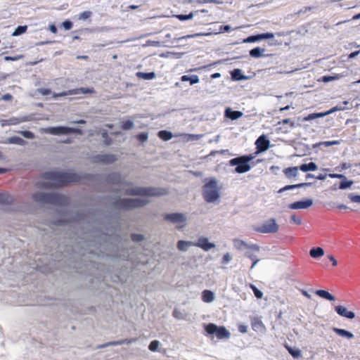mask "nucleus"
Wrapping results in <instances>:
<instances>
[{
  "label": "nucleus",
  "mask_w": 360,
  "mask_h": 360,
  "mask_svg": "<svg viewBox=\"0 0 360 360\" xmlns=\"http://www.w3.org/2000/svg\"><path fill=\"white\" fill-rule=\"evenodd\" d=\"M352 184H353L352 181H341L340 184L339 188L344 190L347 188H349Z\"/></svg>",
  "instance_id": "44"
},
{
  "label": "nucleus",
  "mask_w": 360,
  "mask_h": 360,
  "mask_svg": "<svg viewBox=\"0 0 360 360\" xmlns=\"http://www.w3.org/2000/svg\"><path fill=\"white\" fill-rule=\"evenodd\" d=\"M265 52L264 49H261L260 47H256L252 49L250 51V55L253 58H259L263 56Z\"/></svg>",
  "instance_id": "28"
},
{
  "label": "nucleus",
  "mask_w": 360,
  "mask_h": 360,
  "mask_svg": "<svg viewBox=\"0 0 360 360\" xmlns=\"http://www.w3.org/2000/svg\"><path fill=\"white\" fill-rule=\"evenodd\" d=\"M32 198L36 202L59 206H64L69 203V199L67 197L55 193H37L33 195Z\"/></svg>",
  "instance_id": "4"
},
{
  "label": "nucleus",
  "mask_w": 360,
  "mask_h": 360,
  "mask_svg": "<svg viewBox=\"0 0 360 360\" xmlns=\"http://www.w3.org/2000/svg\"><path fill=\"white\" fill-rule=\"evenodd\" d=\"M340 141H324L321 144L325 146H330L333 145H338L340 144Z\"/></svg>",
  "instance_id": "59"
},
{
  "label": "nucleus",
  "mask_w": 360,
  "mask_h": 360,
  "mask_svg": "<svg viewBox=\"0 0 360 360\" xmlns=\"http://www.w3.org/2000/svg\"><path fill=\"white\" fill-rule=\"evenodd\" d=\"M310 185H311V183H302V184H296V185L285 186V187L281 188L278 192L281 193V192H283L284 191L291 190V189H293L295 188H301V187H303V186H310Z\"/></svg>",
  "instance_id": "31"
},
{
  "label": "nucleus",
  "mask_w": 360,
  "mask_h": 360,
  "mask_svg": "<svg viewBox=\"0 0 360 360\" xmlns=\"http://www.w3.org/2000/svg\"><path fill=\"white\" fill-rule=\"evenodd\" d=\"M259 40H261L260 39V36H259V34H257V35H254V36L248 37L247 39H245L244 40V42H245V43H252V42H255V41H259Z\"/></svg>",
  "instance_id": "42"
},
{
  "label": "nucleus",
  "mask_w": 360,
  "mask_h": 360,
  "mask_svg": "<svg viewBox=\"0 0 360 360\" xmlns=\"http://www.w3.org/2000/svg\"><path fill=\"white\" fill-rule=\"evenodd\" d=\"M349 198L351 200V201H352L354 202L360 203V195L350 193L349 195Z\"/></svg>",
  "instance_id": "51"
},
{
  "label": "nucleus",
  "mask_w": 360,
  "mask_h": 360,
  "mask_svg": "<svg viewBox=\"0 0 360 360\" xmlns=\"http://www.w3.org/2000/svg\"><path fill=\"white\" fill-rule=\"evenodd\" d=\"M231 77L234 80H243L247 77L242 74V70L240 69H235L231 72Z\"/></svg>",
  "instance_id": "27"
},
{
  "label": "nucleus",
  "mask_w": 360,
  "mask_h": 360,
  "mask_svg": "<svg viewBox=\"0 0 360 360\" xmlns=\"http://www.w3.org/2000/svg\"><path fill=\"white\" fill-rule=\"evenodd\" d=\"M7 124L8 125H15L21 122V120L17 117H13L8 120H6Z\"/></svg>",
  "instance_id": "48"
},
{
  "label": "nucleus",
  "mask_w": 360,
  "mask_h": 360,
  "mask_svg": "<svg viewBox=\"0 0 360 360\" xmlns=\"http://www.w3.org/2000/svg\"><path fill=\"white\" fill-rule=\"evenodd\" d=\"M149 349L153 352L158 350V340H155L150 342L149 345Z\"/></svg>",
  "instance_id": "57"
},
{
  "label": "nucleus",
  "mask_w": 360,
  "mask_h": 360,
  "mask_svg": "<svg viewBox=\"0 0 360 360\" xmlns=\"http://www.w3.org/2000/svg\"><path fill=\"white\" fill-rule=\"evenodd\" d=\"M27 29V27L26 25L25 26H18L14 31L13 35V36H18L20 34H22L26 32Z\"/></svg>",
  "instance_id": "39"
},
{
  "label": "nucleus",
  "mask_w": 360,
  "mask_h": 360,
  "mask_svg": "<svg viewBox=\"0 0 360 360\" xmlns=\"http://www.w3.org/2000/svg\"><path fill=\"white\" fill-rule=\"evenodd\" d=\"M193 16H194L193 12L190 13L188 15L181 14V15H176V17L181 21L191 20L193 18Z\"/></svg>",
  "instance_id": "40"
},
{
  "label": "nucleus",
  "mask_w": 360,
  "mask_h": 360,
  "mask_svg": "<svg viewBox=\"0 0 360 360\" xmlns=\"http://www.w3.org/2000/svg\"><path fill=\"white\" fill-rule=\"evenodd\" d=\"M109 181L112 182L113 184H122L121 182V176L119 174L113 173L109 175L108 176Z\"/></svg>",
  "instance_id": "34"
},
{
  "label": "nucleus",
  "mask_w": 360,
  "mask_h": 360,
  "mask_svg": "<svg viewBox=\"0 0 360 360\" xmlns=\"http://www.w3.org/2000/svg\"><path fill=\"white\" fill-rule=\"evenodd\" d=\"M253 229L262 233H274L279 229V226L275 219L264 221L261 225L254 226Z\"/></svg>",
  "instance_id": "7"
},
{
  "label": "nucleus",
  "mask_w": 360,
  "mask_h": 360,
  "mask_svg": "<svg viewBox=\"0 0 360 360\" xmlns=\"http://www.w3.org/2000/svg\"><path fill=\"white\" fill-rule=\"evenodd\" d=\"M260 39H273L274 37V34L273 33H263L260 34Z\"/></svg>",
  "instance_id": "56"
},
{
  "label": "nucleus",
  "mask_w": 360,
  "mask_h": 360,
  "mask_svg": "<svg viewBox=\"0 0 360 360\" xmlns=\"http://www.w3.org/2000/svg\"><path fill=\"white\" fill-rule=\"evenodd\" d=\"M224 115L226 117H228L232 120H236L241 117L243 115V113L240 111H235L230 108H227L225 110Z\"/></svg>",
  "instance_id": "18"
},
{
  "label": "nucleus",
  "mask_w": 360,
  "mask_h": 360,
  "mask_svg": "<svg viewBox=\"0 0 360 360\" xmlns=\"http://www.w3.org/2000/svg\"><path fill=\"white\" fill-rule=\"evenodd\" d=\"M205 329L208 334H216L219 339L229 338L231 335L225 327H219L214 323H209L205 326Z\"/></svg>",
  "instance_id": "8"
},
{
  "label": "nucleus",
  "mask_w": 360,
  "mask_h": 360,
  "mask_svg": "<svg viewBox=\"0 0 360 360\" xmlns=\"http://www.w3.org/2000/svg\"><path fill=\"white\" fill-rule=\"evenodd\" d=\"M345 109H347V108L345 107H342L340 105H337V106L332 108L330 110L323 112H316V113L309 114L308 116L304 117L302 119V121L306 122V121H310V120H314L316 118H319V117H323L330 115L336 111L345 110Z\"/></svg>",
  "instance_id": "10"
},
{
  "label": "nucleus",
  "mask_w": 360,
  "mask_h": 360,
  "mask_svg": "<svg viewBox=\"0 0 360 360\" xmlns=\"http://www.w3.org/2000/svg\"><path fill=\"white\" fill-rule=\"evenodd\" d=\"M39 92L44 96H47L51 93V91L49 89H41Z\"/></svg>",
  "instance_id": "63"
},
{
  "label": "nucleus",
  "mask_w": 360,
  "mask_h": 360,
  "mask_svg": "<svg viewBox=\"0 0 360 360\" xmlns=\"http://www.w3.org/2000/svg\"><path fill=\"white\" fill-rule=\"evenodd\" d=\"M196 2L199 4H208V3H213V4H222V2L219 0H197Z\"/></svg>",
  "instance_id": "49"
},
{
  "label": "nucleus",
  "mask_w": 360,
  "mask_h": 360,
  "mask_svg": "<svg viewBox=\"0 0 360 360\" xmlns=\"http://www.w3.org/2000/svg\"><path fill=\"white\" fill-rule=\"evenodd\" d=\"M313 205L311 199H307L303 201H297L288 205V207L292 210H301L307 209Z\"/></svg>",
  "instance_id": "15"
},
{
  "label": "nucleus",
  "mask_w": 360,
  "mask_h": 360,
  "mask_svg": "<svg viewBox=\"0 0 360 360\" xmlns=\"http://www.w3.org/2000/svg\"><path fill=\"white\" fill-rule=\"evenodd\" d=\"M253 159L251 155L241 156L233 158L229 161L231 166H236L235 172L237 173H245L250 170L251 167L248 162Z\"/></svg>",
  "instance_id": "5"
},
{
  "label": "nucleus",
  "mask_w": 360,
  "mask_h": 360,
  "mask_svg": "<svg viewBox=\"0 0 360 360\" xmlns=\"http://www.w3.org/2000/svg\"><path fill=\"white\" fill-rule=\"evenodd\" d=\"M121 190L129 195H140L139 198L120 199L115 202V207L119 209L129 210L135 207H140L148 202V197L156 195V189L152 188L136 187L125 188L122 186Z\"/></svg>",
  "instance_id": "1"
},
{
  "label": "nucleus",
  "mask_w": 360,
  "mask_h": 360,
  "mask_svg": "<svg viewBox=\"0 0 360 360\" xmlns=\"http://www.w3.org/2000/svg\"><path fill=\"white\" fill-rule=\"evenodd\" d=\"M230 30L231 27L229 25L220 26L218 33H221L223 32H229ZM215 34H217V32H216Z\"/></svg>",
  "instance_id": "61"
},
{
  "label": "nucleus",
  "mask_w": 360,
  "mask_h": 360,
  "mask_svg": "<svg viewBox=\"0 0 360 360\" xmlns=\"http://www.w3.org/2000/svg\"><path fill=\"white\" fill-rule=\"evenodd\" d=\"M333 330L335 333H336L340 337L345 338L348 340L352 339L354 338L353 333H352L351 332L347 331L345 329L333 328Z\"/></svg>",
  "instance_id": "21"
},
{
  "label": "nucleus",
  "mask_w": 360,
  "mask_h": 360,
  "mask_svg": "<svg viewBox=\"0 0 360 360\" xmlns=\"http://www.w3.org/2000/svg\"><path fill=\"white\" fill-rule=\"evenodd\" d=\"M212 34L211 32L197 33V34H189V35L184 36V37H182V39L194 38V37H199V36H210V35H212Z\"/></svg>",
  "instance_id": "45"
},
{
  "label": "nucleus",
  "mask_w": 360,
  "mask_h": 360,
  "mask_svg": "<svg viewBox=\"0 0 360 360\" xmlns=\"http://www.w3.org/2000/svg\"><path fill=\"white\" fill-rule=\"evenodd\" d=\"M335 310L338 315L342 317H345L349 319H353L355 318V314L353 311H349L346 307L343 306H336Z\"/></svg>",
  "instance_id": "16"
},
{
  "label": "nucleus",
  "mask_w": 360,
  "mask_h": 360,
  "mask_svg": "<svg viewBox=\"0 0 360 360\" xmlns=\"http://www.w3.org/2000/svg\"><path fill=\"white\" fill-rule=\"evenodd\" d=\"M291 221L297 224H302V219L295 215H292L291 217Z\"/></svg>",
  "instance_id": "62"
},
{
  "label": "nucleus",
  "mask_w": 360,
  "mask_h": 360,
  "mask_svg": "<svg viewBox=\"0 0 360 360\" xmlns=\"http://www.w3.org/2000/svg\"><path fill=\"white\" fill-rule=\"evenodd\" d=\"M181 79L182 82L189 81L191 84H195L199 82V77L197 75H183Z\"/></svg>",
  "instance_id": "29"
},
{
  "label": "nucleus",
  "mask_w": 360,
  "mask_h": 360,
  "mask_svg": "<svg viewBox=\"0 0 360 360\" xmlns=\"http://www.w3.org/2000/svg\"><path fill=\"white\" fill-rule=\"evenodd\" d=\"M91 14L92 13L91 11H84L79 14V19L82 20H86L91 15Z\"/></svg>",
  "instance_id": "46"
},
{
  "label": "nucleus",
  "mask_w": 360,
  "mask_h": 360,
  "mask_svg": "<svg viewBox=\"0 0 360 360\" xmlns=\"http://www.w3.org/2000/svg\"><path fill=\"white\" fill-rule=\"evenodd\" d=\"M164 219L176 225V229H181L187 224L188 217L183 213H170L163 215Z\"/></svg>",
  "instance_id": "6"
},
{
  "label": "nucleus",
  "mask_w": 360,
  "mask_h": 360,
  "mask_svg": "<svg viewBox=\"0 0 360 360\" xmlns=\"http://www.w3.org/2000/svg\"><path fill=\"white\" fill-rule=\"evenodd\" d=\"M42 178L45 181L38 183V187L41 188L62 187L80 181V177L76 174L60 172H45L43 174Z\"/></svg>",
  "instance_id": "2"
},
{
  "label": "nucleus",
  "mask_w": 360,
  "mask_h": 360,
  "mask_svg": "<svg viewBox=\"0 0 360 360\" xmlns=\"http://www.w3.org/2000/svg\"><path fill=\"white\" fill-rule=\"evenodd\" d=\"M232 259V257L229 253H226L222 259V262L224 264H228Z\"/></svg>",
  "instance_id": "58"
},
{
  "label": "nucleus",
  "mask_w": 360,
  "mask_h": 360,
  "mask_svg": "<svg viewBox=\"0 0 360 360\" xmlns=\"http://www.w3.org/2000/svg\"><path fill=\"white\" fill-rule=\"evenodd\" d=\"M300 169L304 172L309 171H315L317 169V165L314 162H309L308 164H303L299 167Z\"/></svg>",
  "instance_id": "25"
},
{
  "label": "nucleus",
  "mask_w": 360,
  "mask_h": 360,
  "mask_svg": "<svg viewBox=\"0 0 360 360\" xmlns=\"http://www.w3.org/2000/svg\"><path fill=\"white\" fill-rule=\"evenodd\" d=\"M136 75L139 78H141L143 79H151L155 77V74L154 72H139L136 73Z\"/></svg>",
  "instance_id": "35"
},
{
  "label": "nucleus",
  "mask_w": 360,
  "mask_h": 360,
  "mask_svg": "<svg viewBox=\"0 0 360 360\" xmlns=\"http://www.w3.org/2000/svg\"><path fill=\"white\" fill-rule=\"evenodd\" d=\"M131 240L134 242H140L143 240V236L141 234H132Z\"/></svg>",
  "instance_id": "53"
},
{
  "label": "nucleus",
  "mask_w": 360,
  "mask_h": 360,
  "mask_svg": "<svg viewBox=\"0 0 360 360\" xmlns=\"http://www.w3.org/2000/svg\"><path fill=\"white\" fill-rule=\"evenodd\" d=\"M289 352L294 358H299L300 356V352L296 349H290Z\"/></svg>",
  "instance_id": "55"
},
{
  "label": "nucleus",
  "mask_w": 360,
  "mask_h": 360,
  "mask_svg": "<svg viewBox=\"0 0 360 360\" xmlns=\"http://www.w3.org/2000/svg\"><path fill=\"white\" fill-rule=\"evenodd\" d=\"M116 160V156L112 154H100L94 155L91 158V161L94 163L110 164Z\"/></svg>",
  "instance_id": "13"
},
{
  "label": "nucleus",
  "mask_w": 360,
  "mask_h": 360,
  "mask_svg": "<svg viewBox=\"0 0 360 360\" xmlns=\"http://www.w3.org/2000/svg\"><path fill=\"white\" fill-rule=\"evenodd\" d=\"M233 246L236 249L238 250H254L256 252L259 251V247L255 244H248L245 241L235 238L233 240Z\"/></svg>",
  "instance_id": "12"
},
{
  "label": "nucleus",
  "mask_w": 360,
  "mask_h": 360,
  "mask_svg": "<svg viewBox=\"0 0 360 360\" xmlns=\"http://www.w3.org/2000/svg\"><path fill=\"white\" fill-rule=\"evenodd\" d=\"M324 255V251L321 248H313L310 250V255L312 257L316 258L321 257Z\"/></svg>",
  "instance_id": "32"
},
{
  "label": "nucleus",
  "mask_w": 360,
  "mask_h": 360,
  "mask_svg": "<svg viewBox=\"0 0 360 360\" xmlns=\"http://www.w3.org/2000/svg\"><path fill=\"white\" fill-rule=\"evenodd\" d=\"M102 137L104 139V143L105 145H110L112 143V139L109 137L107 131H104L102 133Z\"/></svg>",
  "instance_id": "47"
},
{
  "label": "nucleus",
  "mask_w": 360,
  "mask_h": 360,
  "mask_svg": "<svg viewBox=\"0 0 360 360\" xmlns=\"http://www.w3.org/2000/svg\"><path fill=\"white\" fill-rule=\"evenodd\" d=\"M8 143L23 146L26 143V141L20 137L12 136L8 139Z\"/></svg>",
  "instance_id": "33"
},
{
  "label": "nucleus",
  "mask_w": 360,
  "mask_h": 360,
  "mask_svg": "<svg viewBox=\"0 0 360 360\" xmlns=\"http://www.w3.org/2000/svg\"><path fill=\"white\" fill-rule=\"evenodd\" d=\"M192 246H195V242L181 240L176 243L177 249L182 252L187 251Z\"/></svg>",
  "instance_id": "20"
},
{
  "label": "nucleus",
  "mask_w": 360,
  "mask_h": 360,
  "mask_svg": "<svg viewBox=\"0 0 360 360\" xmlns=\"http://www.w3.org/2000/svg\"><path fill=\"white\" fill-rule=\"evenodd\" d=\"M62 25L66 30H70L73 25L72 22L69 20L64 21Z\"/></svg>",
  "instance_id": "54"
},
{
  "label": "nucleus",
  "mask_w": 360,
  "mask_h": 360,
  "mask_svg": "<svg viewBox=\"0 0 360 360\" xmlns=\"http://www.w3.org/2000/svg\"><path fill=\"white\" fill-rule=\"evenodd\" d=\"M341 77L340 75H337L335 76L331 77V76H323L321 79V81L323 82H329L335 79H338Z\"/></svg>",
  "instance_id": "41"
},
{
  "label": "nucleus",
  "mask_w": 360,
  "mask_h": 360,
  "mask_svg": "<svg viewBox=\"0 0 360 360\" xmlns=\"http://www.w3.org/2000/svg\"><path fill=\"white\" fill-rule=\"evenodd\" d=\"M13 201V197L7 193H0V204L8 205Z\"/></svg>",
  "instance_id": "23"
},
{
  "label": "nucleus",
  "mask_w": 360,
  "mask_h": 360,
  "mask_svg": "<svg viewBox=\"0 0 360 360\" xmlns=\"http://www.w3.org/2000/svg\"><path fill=\"white\" fill-rule=\"evenodd\" d=\"M329 176L330 178L345 179V176L343 174H330Z\"/></svg>",
  "instance_id": "64"
},
{
  "label": "nucleus",
  "mask_w": 360,
  "mask_h": 360,
  "mask_svg": "<svg viewBox=\"0 0 360 360\" xmlns=\"http://www.w3.org/2000/svg\"><path fill=\"white\" fill-rule=\"evenodd\" d=\"M173 316L178 320H185L187 317V314L184 309L175 308L173 311Z\"/></svg>",
  "instance_id": "22"
},
{
  "label": "nucleus",
  "mask_w": 360,
  "mask_h": 360,
  "mask_svg": "<svg viewBox=\"0 0 360 360\" xmlns=\"http://www.w3.org/2000/svg\"><path fill=\"white\" fill-rule=\"evenodd\" d=\"M94 92H95V91H94V88L81 87V88L70 89V90L63 91V92H61L59 94H54L53 97L58 98V97H61V96H69V95H76V94H93Z\"/></svg>",
  "instance_id": "11"
},
{
  "label": "nucleus",
  "mask_w": 360,
  "mask_h": 360,
  "mask_svg": "<svg viewBox=\"0 0 360 360\" xmlns=\"http://www.w3.org/2000/svg\"><path fill=\"white\" fill-rule=\"evenodd\" d=\"M136 138L139 141L143 142L147 140L148 134L144 132L140 133L136 136Z\"/></svg>",
  "instance_id": "52"
},
{
  "label": "nucleus",
  "mask_w": 360,
  "mask_h": 360,
  "mask_svg": "<svg viewBox=\"0 0 360 360\" xmlns=\"http://www.w3.org/2000/svg\"><path fill=\"white\" fill-rule=\"evenodd\" d=\"M256 145L259 152H264L269 148V141L265 136L262 135L256 141Z\"/></svg>",
  "instance_id": "17"
},
{
  "label": "nucleus",
  "mask_w": 360,
  "mask_h": 360,
  "mask_svg": "<svg viewBox=\"0 0 360 360\" xmlns=\"http://www.w3.org/2000/svg\"><path fill=\"white\" fill-rule=\"evenodd\" d=\"M221 188L222 186L219 185V181L216 178L205 179L202 188L203 198L209 203L218 202L221 197L220 191Z\"/></svg>",
  "instance_id": "3"
},
{
  "label": "nucleus",
  "mask_w": 360,
  "mask_h": 360,
  "mask_svg": "<svg viewBox=\"0 0 360 360\" xmlns=\"http://www.w3.org/2000/svg\"><path fill=\"white\" fill-rule=\"evenodd\" d=\"M195 246L202 249L205 251H209L210 249L214 248L215 245L209 242L206 237H200L197 242H195Z\"/></svg>",
  "instance_id": "14"
},
{
  "label": "nucleus",
  "mask_w": 360,
  "mask_h": 360,
  "mask_svg": "<svg viewBox=\"0 0 360 360\" xmlns=\"http://www.w3.org/2000/svg\"><path fill=\"white\" fill-rule=\"evenodd\" d=\"M252 328L255 331H262L264 329V326L261 320L257 319H254L252 323Z\"/></svg>",
  "instance_id": "30"
},
{
  "label": "nucleus",
  "mask_w": 360,
  "mask_h": 360,
  "mask_svg": "<svg viewBox=\"0 0 360 360\" xmlns=\"http://www.w3.org/2000/svg\"><path fill=\"white\" fill-rule=\"evenodd\" d=\"M202 300L205 303H211L215 300V294L210 290H205L202 292Z\"/></svg>",
  "instance_id": "19"
},
{
  "label": "nucleus",
  "mask_w": 360,
  "mask_h": 360,
  "mask_svg": "<svg viewBox=\"0 0 360 360\" xmlns=\"http://www.w3.org/2000/svg\"><path fill=\"white\" fill-rule=\"evenodd\" d=\"M245 255L247 257L250 258L253 262L251 266V269H252L259 262V259H257V257L250 252V250H248Z\"/></svg>",
  "instance_id": "36"
},
{
  "label": "nucleus",
  "mask_w": 360,
  "mask_h": 360,
  "mask_svg": "<svg viewBox=\"0 0 360 360\" xmlns=\"http://www.w3.org/2000/svg\"><path fill=\"white\" fill-rule=\"evenodd\" d=\"M121 127L123 130H129L134 127V123L131 120H126L122 122Z\"/></svg>",
  "instance_id": "38"
},
{
  "label": "nucleus",
  "mask_w": 360,
  "mask_h": 360,
  "mask_svg": "<svg viewBox=\"0 0 360 360\" xmlns=\"http://www.w3.org/2000/svg\"><path fill=\"white\" fill-rule=\"evenodd\" d=\"M172 137H173V135L169 131H159V138L163 139L164 141L170 140Z\"/></svg>",
  "instance_id": "37"
},
{
  "label": "nucleus",
  "mask_w": 360,
  "mask_h": 360,
  "mask_svg": "<svg viewBox=\"0 0 360 360\" xmlns=\"http://www.w3.org/2000/svg\"><path fill=\"white\" fill-rule=\"evenodd\" d=\"M300 168L297 167H288L283 170L284 174L287 177H294L296 176L298 174V169Z\"/></svg>",
  "instance_id": "26"
},
{
  "label": "nucleus",
  "mask_w": 360,
  "mask_h": 360,
  "mask_svg": "<svg viewBox=\"0 0 360 360\" xmlns=\"http://www.w3.org/2000/svg\"><path fill=\"white\" fill-rule=\"evenodd\" d=\"M316 294L319 297L326 299L329 301H334L335 300V297L329 293L328 291L323 290H318L316 291Z\"/></svg>",
  "instance_id": "24"
},
{
  "label": "nucleus",
  "mask_w": 360,
  "mask_h": 360,
  "mask_svg": "<svg viewBox=\"0 0 360 360\" xmlns=\"http://www.w3.org/2000/svg\"><path fill=\"white\" fill-rule=\"evenodd\" d=\"M46 131L53 135L68 134L70 133L82 134V131L79 129L62 126L49 127L46 129Z\"/></svg>",
  "instance_id": "9"
},
{
  "label": "nucleus",
  "mask_w": 360,
  "mask_h": 360,
  "mask_svg": "<svg viewBox=\"0 0 360 360\" xmlns=\"http://www.w3.org/2000/svg\"><path fill=\"white\" fill-rule=\"evenodd\" d=\"M20 134L26 139H34V135L32 131H22Z\"/></svg>",
  "instance_id": "50"
},
{
  "label": "nucleus",
  "mask_w": 360,
  "mask_h": 360,
  "mask_svg": "<svg viewBox=\"0 0 360 360\" xmlns=\"http://www.w3.org/2000/svg\"><path fill=\"white\" fill-rule=\"evenodd\" d=\"M250 288H251V289L253 290L254 294H255V297H256L257 298L260 299V298H262V296H263V293H262V292H261L260 290H259L256 288V286H255V285H252V284H250Z\"/></svg>",
  "instance_id": "43"
},
{
  "label": "nucleus",
  "mask_w": 360,
  "mask_h": 360,
  "mask_svg": "<svg viewBox=\"0 0 360 360\" xmlns=\"http://www.w3.org/2000/svg\"><path fill=\"white\" fill-rule=\"evenodd\" d=\"M290 124L291 127H295V123L293 122H291L290 119H284L281 122H278V124Z\"/></svg>",
  "instance_id": "60"
}]
</instances>
